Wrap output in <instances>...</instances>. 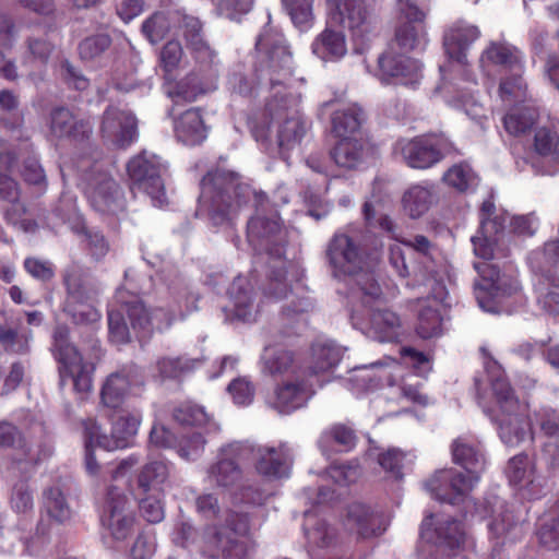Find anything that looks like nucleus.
<instances>
[{
  "mask_svg": "<svg viewBox=\"0 0 559 559\" xmlns=\"http://www.w3.org/2000/svg\"><path fill=\"white\" fill-rule=\"evenodd\" d=\"M253 197L255 213L248 221L247 237L253 248L274 257L269 261L267 283L263 293L267 298L280 300L290 292L288 273H297L294 263L282 260L285 231L276 211L270 205L264 192L253 191L239 179V175L224 169L209 171L201 181L199 212L205 213L214 225L229 224L238 210Z\"/></svg>",
  "mask_w": 559,
  "mask_h": 559,
  "instance_id": "obj_1",
  "label": "nucleus"
},
{
  "mask_svg": "<svg viewBox=\"0 0 559 559\" xmlns=\"http://www.w3.org/2000/svg\"><path fill=\"white\" fill-rule=\"evenodd\" d=\"M255 79L250 80L239 71L233 72L228 84L233 92L248 96L255 84L269 82L272 88L288 86L294 73V61L283 34L272 25H265L255 40Z\"/></svg>",
  "mask_w": 559,
  "mask_h": 559,
  "instance_id": "obj_2",
  "label": "nucleus"
},
{
  "mask_svg": "<svg viewBox=\"0 0 559 559\" xmlns=\"http://www.w3.org/2000/svg\"><path fill=\"white\" fill-rule=\"evenodd\" d=\"M326 258L334 277H353L364 302L378 299L381 288L373 275L364 271L365 261L359 246L344 233L335 234L329 241Z\"/></svg>",
  "mask_w": 559,
  "mask_h": 559,
  "instance_id": "obj_3",
  "label": "nucleus"
},
{
  "mask_svg": "<svg viewBox=\"0 0 559 559\" xmlns=\"http://www.w3.org/2000/svg\"><path fill=\"white\" fill-rule=\"evenodd\" d=\"M299 98L293 94L274 93L265 105L264 115L276 126V141L282 154L301 143L308 126L298 109Z\"/></svg>",
  "mask_w": 559,
  "mask_h": 559,
  "instance_id": "obj_4",
  "label": "nucleus"
},
{
  "mask_svg": "<svg viewBox=\"0 0 559 559\" xmlns=\"http://www.w3.org/2000/svg\"><path fill=\"white\" fill-rule=\"evenodd\" d=\"M250 521L246 513L228 511L225 522L211 526L204 535V552L212 558L248 559L249 545L243 537L249 533Z\"/></svg>",
  "mask_w": 559,
  "mask_h": 559,
  "instance_id": "obj_5",
  "label": "nucleus"
},
{
  "mask_svg": "<svg viewBox=\"0 0 559 559\" xmlns=\"http://www.w3.org/2000/svg\"><path fill=\"white\" fill-rule=\"evenodd\" d=\"M51 353L58 362L60 385L67 377L73 381L75 392L86 394L93 388L94 365L84 360L78 348L70 342L69 330L58 326L53 332Z\"/></svg>",
  "mask_w": 559,
  "mask_h": 559,
  "instance_id": "obj_6",
  "label": "nucleus"
},
{
  "mask_svg": "<svg viewBox=\"0 0 559 559\" xmlns=\"http://www.w3.org/2000/svg\"><path fill=\"white\" fill-rule=\"evenodd\" d=\"M228 453L236 455L240 461L252 462L260 475L273 479L288 477L293 464L292 450L286 443L267 447L233 442L229 444Z\"/></svg>",
  "mask_w": 559,
  "mask_h": 559,
  "instance_id": "obj_7",
  "label": "nucleus"
},
{
  "mask_svg": "<svg viewBox=\"0 0 559 559\" xmlns=\"http://www.w3.org/2000/svg\"><path fill=\"white\" fill-rule=\"evenodd\" d=\"M394 153L415 169H428L447 157L460 155L454 143L442 135L401 139L394 145Z\"/></svg>",
  "mask_w": 559,
  "mask_h": 559,
  "instance_id": "obj_8",
  "label": "nucleus"
},
{
  "mask_svg": "<svg viewBox=\"0 0 559 559\" xmlns=\"http://www.w3.org/2000/svg\"><path fill=\"white\" fill-rule=\"evenodd\" d=\"M127 170L132 181V189L150 195L156 205H163L165 202L163 175L166 173V166L157 155L143 152L128 163Z\"/></svg>",
  "mask_w": 559,
  "mask_h": 559,
  "instance_id": "obj_9",
  "label": "nucleus"
},
{
  "mask_svg": "<svg viewBox=\"0 0 559 559\" xmlns=\"http://www.w3.org/2000/svg\"><path fill=\"white\" fill-rule=\"evenodd\" d=\"M492 507V519L488 523L490 538L493 543L490 559H509L502 547L512 545L523 536V524L520 516L515 514L514 506L496 497Z\"/></svg>",
  "mask_w": 559,
  "mask_h": 559,
  "instance_id": "obj_10",
  "label": "nucleus"
},
{
  "mask_svg": "<svg viewBox=\"0 0 559 559\" xmlns=\"http://www.w3.org/2000/svg\"><path fill=\"white\" fill-rule=\"evenodd\" d=\"M475 269L481 276V282L476 286L478 305L485 311L497 312L498 305L518 292V282L500 274L496 265L487 262L475 264Z\"/></svg>",
  "mask_w": 559,
  "mask_h": 559,
  "instance_id": "obj_11",
  "label": "nucleus"
},
{
  "mask_svg": "<svg viewBox=\"0 0 559 559\" xmlns=\"http://www.w3.org/2000/svg\"><path fill=\"white\" fill-rule=\"evenodd\" d=\"M478 480V475L447 468L436 472L433 476L427 480L426 488L435 499L441 502L460 504L468 500L469 492Z\"/></svg>",
  "mask_w": 559,
  "mask_h": 559,
  "instance_id": "obj_12",
  "label": "nucleus"
},
{
  "mask_svg": "<svg viewBox=\"0 0 559 559\" xmlns=\"http://www.w3.org/2000/svg\"><path fill=\"white\" fill-rule=\"evenodd\" d=\"M85 193L91 205L99 213L118 214L126 207L119 185L104 171H93L86 178Z\"/></svg>",
  "mask_w": 559,
  "mask_h": 559,
  "instance_id": "obj_13",
  "label": "nucleus"
},
{
  "mask_svg": "<svg viewBox=\"0 0 559 559\" xmlns=\"http://www.w3.org/2000/svg\"><path fill=\"white\" fill-rule=\"evenodd\" d=\"M103 523L117 540L126 539L132 532L134 515L123 489L109 485L104 504Z\"/></svg>",
  "mask_w": 559,
  "mask_h": 559,
  "instance_id": "obj_14",
  "label": "nucleus"
},
{
  "mask_svg": "<svg viewBox=\"0 0 559 559\" xmlns=\"http://www.w3.org/2000/svg\"><path fill=\"white\" fill-rule=\"evenodd\" d=\"M334 5L331 21L347 28L354 39L364 41L373 31V22L364 0H326Z\"/></svg>",
  "mask_w": 559,
  "mask_h": 559,
  "instance_id": "obj_15",
  "label": "nucleus"
},
{
  "mask_svg": "<svg viewBox=\"0 0 559 559\" xmlns=\"http://www.w3.org/2000/svg\"><path fill=\"white\" fill-rule=\"evenodd\" d=\"M100 133L114 146L126 148L138 139V119L128 109L108 106L103 114Z\"/></svg>",
  "mask_w": 559,
  "mask_h": 559,
  "instance_id": "obj_16",
  "label": "nucleus"
},
{
  "mask_svg": "<svg viewBox=\"0 0 559 559\" xmlns=\"http://www.w3.org/2000/svg\"><path fill=\"white\" fill-rule=\"evenodd\" d=\"M495 210L491 200L483 202L479 230L472 237L474 253L484 260H490L495 257V246L504 230L506 218L495 215Z\"/></svg>",
  "mask_w": 559,
  "mask_h": 559,
  "instance_id": "obj_17",
  "label": "nucleus"
},
{
  "mask_svg": "<svg viewBox=\"0 0 559 559\" xmlns=\"http://www.w3.org/2000/svg\"><path fill=\"white\" fill-rule=\"evenodd\" d=\"M378 66L379 76L383 82L395 79L408 85L417 83L421 78L420 62L391 46L378 58Z\"/></svg>",
  "mask_w": 559,
  "mask_h": 559,
  "instance_id": "obj_18",
  "label": "nucleus"
},
{
  "mask_svg": "<svg viewBox=\"0 0 559 559\" xmlns=\"http://www.w3.org/2000/svg\"><path fill=\"white\" fill-rule=\"evenodd\" d=\"M48 127L51 138L74 142L88 140L93 133V122L90 119L76 117L66 107H57L50 111Z\"/></svg>",
  "mask_w": 559,
  "mask_h": 559,
  "instance_id": "obj_19",
  "label": "nucleus"
},
{
  "mask_svg": "<svg viewBox=\"0 0 559 559\" xmlns=\"http://www.w3.org/2000/svg\"><path fill=\"white\" fill-rule=\"evenodd\" d=\"M312 394V383L301 374H296L275 389L269 404L281 414H289L305 406Z\"/></svg>",
  "mask_w": 559,
  "mask_h": 559,
  "instance_id": "obj_20",
  "label": "nucleus"
},
{
  "mask_svg": "<svg viewBox=\"0 0 559 559\" xmlns=\"http://www.w3.org/2000/svg\"><path fill=\"white\" fill-rule=\"evenodd\" d=\"M124 308L132 328L139 330L142 337L148 336L153 330L168 329L175 320V314L163 308H156L148 313L142 301L135 296L124 302Z\"/></svg>",
  "mask_w": 559,
  "mask_h": 559,
  "instance_id": "obj_21",
  "label": "nucleus"
},
{
  "mask_svg": "<svg viewBox=\"0 0 559 559\" xmlns=\"http://www.w3.org/2000/svg\"><path fill=\"white\" fill-rule=\"evenodd\" d=\"M350 319L356 329L379 342H396L403 335L401 319L390 310L372 311L368 325H365L356 313H352Z\"/></svg>",
  "mask_w": 559,
  "mask_h": 559,
  "instance_id": "obj_22",
  "label": "nucleus"
},
{
  "mask_svg": "<svg viewBox=\"0 0 559 559\" xmlns=\"http://www.w3.org/2000/svg\"><path fill=\"white\" fill-rule=\"evenodd\" d=\"M499 437L508 447H519L533 440L532 426L525 405L519 409L502 411L498 416Z\"/></svg>",
  "mask_w": 559,
  "mask_h": 559,
  "instance_id": "obj_23",
  "label": "nucleus"
},
{
  "mask_svg": "<svg viewBox=\"0 0 559 559\" xmlns=\"http://www.w3.org/2000/svg\"><path fill=\"white\" fill-rule=\"evenodd\" d=\"M63 283L68 293L67 300L71 302L91 301L99 293L98 284L90 271L75 262L64 269Z\"/></svg>",
  "mask_w": 559,
  "mask_h": 559,
  "instance_id": "obj_24",
  "label": "nucleus"
},
{
  "mask_svg": "<svg viewBox=\"0 0 559 559\" xmlns=\"http://www.w3.org/2000/svg\"><path fill=\"white\" fill-rule=\"evenodd\" d=\"M140 421L139 413H130L124 409L116 412L112 417L111 435L106 436L100 432L97 444L107 451L128 447L130 438L138 432Z\"/></svg>",
  "mask_w": 559,
  "mask_h": 559,
  "instance_id": "obj_25",
  "label": "nucleus"
},
{
  "mask_svg": "<svg viewBox=\"0 0 559 559\" xmlns=\"http://www.w3.org/2000/svg\"><path fill=\"white\" fill-rule=\"evenodd\" d=\"M142 383L140 371L136 367L123 368L109 374L102 388L100 399L105 406L118 407L132 385Z\"/></svg>",
  "mask_w": 559,
  "mask_h": 559,
  "instance_id": "obj_26",
  "label": "nucleus"
},
{
  "mask_svg": "<svg viewBox=\"0 0 559 559\" xmlns=\"http://www.w3.org/2000/svg\"><path fill=\"white\" fill-rule=\"evenodd\" d=\"M345 525L361 538L378 536L386 528V523L381 514L358 502L348 507Z\"/></svg>",
  "mask_w": 559,
  "mask_h": 559,
  "instance_id": "obj_27",
  "label": "nucleus"
},
{
  "mask_svg": "<svg viewBox=\"0 0 559 559\" xmlns=\"http://www.w3.org/2000/svg\"><path fill=\"white\" fill-rule=\"evenodd\" d=\"M480 36L477 26L464 21L450 25L443 35V46L447 55L460 63H465V50Z\"/></svg>",
  "mask_w": 559,
  "mask_h": 559,
  "instance_id": "obj_28",
  "label": "nucleus"
},
{
  "mask_svg": "<svg viewBox=\"0 0 559 559\" xmlns=\"http://www.w3.org/2000/svg\"><path fill=\"white\" fill-rule=\"evenodd\" d=\"M0 200L9 204L4 210L7 221L13 225H20L25 231L35 230L36 224L22 219L25 206L20 201V187L17 182L7 174L0 175Z\"/></svg>",
  "mask_w": 559,
  "mask_h": 559,
  "instance_id": "obj_29",
  "label": "nucleus"
},
{
  "mask_svg": "<svg viewBox=\"0 0 559 559\" xmlns=\"http://www.w3.org/2000/svg\"><path fill=\"white\" fill-rule=\"evenodd\" d=\"M480 64L484 70L499 67L502 71L523 72L520 51L507 43H490L481 53Z\"/></svg>",
  "mask_w": 559,
  "mask_h": 559,
  "instance_id": "obj_30",
  "label": "nucleus"
},
{
  "mask_svg": "<svg viewBox=\"0 0 559 559\" xmlns=\"http://www.w3.org/2000/svg\"><path fill=\"white\" fill-rule=\"evenodd\" d=\"M229 305L225 307L235 318L250 321L254 318L255 307L252 287L246 277H236L228 288Z\"/></svg>",
  "mask_w": 559,
  "mask_h": 559,
  "instance_id": "obj_31",
  "label": "nucleus"
},
{
  "mask_svg": "<svg viewBox=\"0 0 559 559\" xmlns=\"http://www.w3.org/2000/svg\"><path fill=\"white\" fill-rule=\"evenodd\" d=\"M485 369L488 376L492 393L502 411H516L522 405L515 397L514 392L504 377L503 370L491 357L485 361Z\"/></svg>",
  "mask_w": 559,
  "mask_h": 559,
  "instance_id": "obj_32",
  "label": "nucleus"
},
{
  "mask_svg": "<svg viewBox=\"0 0 559 559\" xmlns=\"http://www.w3.org/2000/svg\"><path fill=\"white\" fill-rule=\"evenodd\" d=\"M229 444L223 449V457L212 464L207 469V478L216 487L231 488L242 478V471L239 466L240 461L236 455L228 453Z\"/></svg>",
  "mask_w": 559,
  "mask_h": 559,
  "instance_id": "obj_33",
  "label": "nucleus"
},
{
  "mask_svg": "<svg viewBox=\"0 0 559 559\" xmlns=\"http://www.w3.org/2000/svg\"><path fill=\"white\" fill-rule=\"evenodd\" d=\"M365 119V112L357 104L342 105L332 112V132L337 138L357 136Z\"/></svg>",
  "mask_w": 559,
  "mask_h": 559,
  "instance_id": "obj_34",
  "label": "nucleus"
},
{
  "mask_svg": "<svg viewBox=\"0 0 559 559\" xmlns=\"http://www.w3.org/2000/svg\"><path fill=\"white\" fill-rule=\"evenodd\" d=\"M451 451L454 463L461 465L468 474L479 476L484 471L486 462L478 443L467 438H457L453 441Z\"/></svg>",
  "mask_w": 559,
  "mask_h": 559,
  "instance_id": "obj_35",
  "label": "nucleus"
},
{
  "mask_svg": "<svg viewBox=\"0 0 559 559\" xmlns=\"http://www.w3.org/2000/svg\"><path fill=\"white\" fill-rule=\"evenodd\" d=\"M182 28L187 48L191 50L197 61L212 64L216 53L203 38L201 22L193 16H183Z\"/></svg>",
  "mask_w": 559,
  "mask_h": 559,
  "instance_id": "obj_36",
  "label": "nucleus"
},
{
  "mask_svg": "<svg viewBox=\"0 0 559 559\" xmlns=\"http://www.w3.org/2000/svg\"><path fill=\"white\" fill-rule=\"evenodd\" d=\"M532 271L536 277L551 280L552 283L559 278V239L549 241L542 251L533 252L528 258Z\"/></svg>",
  "mask_w": 559,
  "mask_h": 559,
  "instance_id": "obj_37",
  "label": "nucleus"
},
{
  "mask_svg": "<svg viewBox=\"0 0 559 559\" xmlns=\"http://www.w3.org/2000/svg\"><path fill=\"white\" fill-rule=\"evenodd\" d=\"M437 199L432 185H414L403 194V210L411 218H419L429 211Z\"/></svg>",
  "mask_w": 559,
  "mask_h": 559,
  "instance_id": "obj_38",
  "label": "nucleus"
},
{
  "mask_svg": "<svg viewBox=\"0 0 559 559\" xmlns=\"http://www.w3.org/2000/svg\"><path fill=\"white\" fill-rule=\"evenodd\" d=\"M175 133L187 145H198L206 139V127L198 109H189L175 121Z\"/></svg>",
  "mask_w": 559,
  "mask_h": 559,
  "instance_id": "obj_39",
  "label": "nucleus"
},
{
  "mask_svg": "<svg viewBox=\"0 0 559 559\" xmlns=\"http://www.w3.org/2000/svg\"><path fill=\"white\" fill-rule=\"evenodd\" d=\"M427 44L428 37L425 24L406 22L396 28L394 39L389 46L407 53L423 51Z\"/></svg>",
  "mask_w": 559,
  "mask_h": 559,
  "instance_id": "obj_40",
  "label": "nucleus"
},
{
  "mask_svg": "<svg viewBox=\"0 0 559 559\" xmlns=\"http://www.w3.org/2000/svg\"><path fill=\"white\" fill-rule=\"evenodd\" d=\"M304 531L311 548H329L336 542V530L311 511H305Z\"/></svg>",
  "mask_w": 559,
  "mask_h": 559,
  "instance_id": "obj_41",
  "label": "nucleus"
},
{
  "mask_svg": "<svg viewBox=\"0 0 559 559\" xmlns=\"http://www.w3.org/2000/svg\"><path fill=\"white\" fill-rule=\"evenodd\" d=\"M345 348L333 341H317L311 347L312 374L328 372L338 365Z\"/></svg>",
  "mask_w": 559,
  "mask_h": 559,
  "instance_id": "obj_42",
  "label": "nucleus"
},
{
  "mask_svg": "<svg viewBox=\"0 0 559 559\" xmlns=\"http://www.w3.org/2000/svg\"><path fill=\"white\" fill-rule=\"evenodd\" d=\"M366 154L361 138H340V142L331 151V157L338 167L354 169L364 160Z\"/></svg>",
  "mask_w": 559,
  "mask_h": 559,
  "instance_id": "obj_43",
  "label": "nucleus"
},
{
  "mask_svg": "<svg viewBox=\"0 0 559 559\" xmlns=\"http://www.w3.org/2000/svg\"><path fill=\"white\" fill-rule=\"evenodd\" d=\"M169 477L168 465L163 461H152L141 467L136 476L138 489L143 493L160 495Z\"/></svg>",
  "mask_w": 559,
  "mask_h": 559,
  "instance_id": "obj_44",
  "label": "nucleus"
},
{
  "mask_svg": "<svg viewBox=\"0 0 559 559\" xmlns=\"http://www.w3.org/2000/svg\"><path fill=\"white\" fill-rule=\"evenodd\" d=\"M312 51L322 60H336L347 52L345 36L326 27L313 41Z\"/></svg>",
  "mask_w": 559,
  "mask_h": 559,
  "instance_id": "obj_45",
  "label": "nucleus"
},
{
  "mask_svg": "<svg viewBox=\"0 0 559 559\" xmlns=\"http://www.w3.org/2000/svg\"><path fill=\"white\" fill-rule=\"evenodd\" d=\"M436 534V543L438 544V554L435 556L436 558H449L453 557L450 555H444L447 548L450 550H457L461 545L464 543L465 533L461 525V523L456 520H445L440 522L435 530Z\"/></svg>",
  "mask_w": 559,
  "mask_h": 559,
  "instance_id": "obj_46",
  "label": "nucleus"
},
{
  "mask_svg": "<svg viewBox=\"0 0 559 559\" xmlns=\"http://www.w3.org/2000/svg\"><path fill=\"white\" fill-rule=\"evenodd\" d=\"M32 340L31 330L21 331L16 324L9 321L0 324V345L9 354H29Z\"/></svg>",
  "mask_w": 559,
  "mask_h": 559,
  "instance_id": "obj_47",
  "label": "nucleus"
},
{
  "mask_svg": "<svg viewBox=\"0 0 559 559\" xmlns=\"http://www.w3.org/2000/svg\"><path fill=\"white\" fill-rule=\"evenodd\" d=\"M16 443L21 448V454L14 456L15 463L35 466L40 461L38 452L22 440L15 426L5 421L0 423V447H14Z\"/></svg>",
  "mask_w": 559,
  "mask_h": 559,
  "instance_id": "obj_48",
  "label": "nucleus"
},
{
  "mask_svg": "<svg viewBox=\"0 0 559 559\" xmlns=\"http://www.w3.org/2000/svg\"><path fill=\"white\" fill-rule=\"evenodd\" d=\"M510 484L533 493L535 487L534 464L526 454H519L510 459L507 469Z\"/></svg>",
  "mask_w": 559,
  "mask_h": 559,
  "instance_id": "obj_49",
  "label": "nucleus"
},
{
  "mask_svg": "<svg viewBox=\"0 0 559 559\" xmlns=\"http://www.w3.org/2000/svg\"><path fill=\"white\" fill-rule=\"evenodd\" d=\"M559 278L555 283L551 280L537 277L534 284L536 302L547 316L559 319Z\"/></svg>",
  "mask_w": 559,
  "mask_h": 559,
  "instance_id": "obj_50",
  "label": "nucleus"
},
{
  "mask_svg": "<svg viewBox=\"0 0 559 559\" xmlns=\"http://www.w3.org/2000/svg\"><path fill=\"white\" fill-rule=\"evenodd\" d=\"M443 181L459 192H468L476 189L479 183L477 174L466 163L455 164L442 177Z\"/></svg>",
  "mask_w": 559,
  "mask_h": 559,
  "instance_id": "obj_51",
  "label": "nucleus"
},
{
  "mask_svg": "<svg viewBox=\"0 0 559 559\" xmlns=\"http://www.w3.org/2000/svg\"><path fill=\"white\" fill-rule=\"evenodd\" d=\"M263 369L272 376H280L292 372L294 377L299 374L295 368L294 356L289 350L283 348L267 347L263 354Z\"/></svg>",
  "mask_w": 559,
  "mask_h": 559,
  "instance_id": "obj_52",
  "label": "nucleus"
},
{
  "mask_svg": "<svg viewBox=\"0 0 559 559\" xmlns=\"http://www.w3.org/2000/svg\"><path fill=\"white\" fill-rule=\"evenodd\" d=\"M44 510L58 524L70 520L71 508L59 487H50L44 491Z\"/></svg>",
  "mask_w": 559,
  "mask_h": 559,
  "instance_id": "obj_53",
  "label": "nucleus"
},
{
  "mask_svg": "<svg viewBox=\"0 0 559 559\" xmlns=\"http://www.w3.org/2000/svg\"><path fill=\"white\" fill-rule=\"evenodd\" d=\"M536 120V112L527 107L514 108L503 118V124L511 135H521L526 133Z\"/></svg>",
  "mask_w": 559,
  "mask_h": 559,
  "instance_id": "obj_54",
  "label": "nucleus"
},
{
  "mask_svg": "<svg viewBox=\"0 0 559 559\" xmlns=\"http://www.w3.org/2000/svg\"><path fill=\"white\" fill-rule=\"evenodd\" d=\"M441 316L432 305H423L418 312L416 331L421 338L439 336L441 330Z\"/></svg>",
  "mask_w": 559,
  "mask_h": 559,
  "instance_id": "obj_55",
  "label": "nucleus"
},
{
  "mask_svg": "<svg viewBox=\"0 0 559 559\" xmlns=\"http://www.w3.org/2000/svg\"><path fill=\"white\" fill-rule=\"evenodd\" d=\"M206 440L202 432L193 431L182 435L176 442L178 455L186 461H197L204 452Z\"/></svg>",
  "mask_w": 559,
  "mask_h": 559,
  "instance_id": "obj_56",
  "label": "nucleus"
},
{
  "mask_svg": "<svg viewBox=\"0 0 559 559\" xmlns=\"http://www.w3.org/2000/svg\"><path fill=\"white\" fill-rule=\"evenodd\" d=\"M55 50V45L47 35L31 36L26 39L27 62H34L39 66H46Z\"/></svg>",
  "mask_w": 559,
  "mask_h": 559,
  "instance_id": "obj_57",
  "label": "nucleus"
},
{
  "mask_svg": "<svg viewBox=\"0 0 559 559\" xmlns=\"http://www.w3.org/2000/svg\"><path fill=\"white\" fill-rule=\"evenodd\" d=\"M85 437V467L90 475H97L99 465L93 454V449L99 447L97 439H100V426L94 419H87L83 423Z\"/></svg>",
  "mask_w": 559,
  "mask_h": 559,
  "instance_id": "obj_58",
  "label": "nucleus"
},
{
  "mask_svg": "<svg viewBox=\"0 0 559 559\" xmlns=\"http://www.w3.org/2000/svg\"><path fill=\"white\" fill-rule=\"evenodd\" d=\"M198 362L186 357L160 358L156 362V369L162 379H175L194 369Z\"/></svg>",
  "mask_w": 559,
  "mask_h": 559,
  "instance_id": "obj_59",
  "label": "nucleus"
},
{
  "mask_svg": "<svg viewBox=\"0 0 559 559\" xmlns=\"http://www.w3.org/2000/svg\"><path fill=\"white\" fill-rule=\"evenodd\" d=\"M510 76L501 80L499 94L503 102L516 103L526 98V83L522 79V72H511Z\"/></svg>",
  "mask_w": 559,
  "mask_h": 559,
  "instance_id": "obj_60",
  "label": "nucleus"
},
{
  "mask_svg": "<svg viewBox=\"0 0 559 559\" xmlns=\"http://www.w3.org/2000/svg\"><path fill=\"white\" fill-rule=\"evenodd\" d=\"M111 45L108 34H96L84 38L78 47L80 58L92 61L99 58Z\"/></svg>",
  "mask_w": 559,
  "mask_h": 559,
  "instance_id": "obj_61",
  "label": "nucleus"
},
{
  "mask_svg": "<svg viewBox=\"0 0 559 559\" xmlns=\"http://www.w3.org/2000/svg\"><path fill=\"white\" fill-rule=\"evenodd\" d=\"M174 418L183 426L203 427L210 424V415L202 406L186 403L174 411Z\"/></svg>",
  "mask_w": 559,
  "mask_h": 559,
  "instance_id": "obj_62",
  "label": "nucleus"
},
{
  "mask_svg": "<svg viewBox=\"0 0 559 559\" xmlns=\"http://www.w3.org/2000/svg\"><path fill=\"white\" fill-rule=\"evenodd\" d=\"M10 504L19 514H31L34 510V495L26 480H19L14 484L10 497Z\"/></svg>",
  "mask_w": 559,
  "mask_h": 559,
  "instance_id": "obj_63",
  "label": "nucleus"
},
{
  "mask_svg": "<svg viewBox=\"0 0 559 559\" xmlns=\"http://www.w3.org/2000/svg\"><path fill=\"white\" fill-rule=\"evenodd\" d=\"M356 440L355 431L352 428L337 424L322 433L319 445L324 449L329 441H334L347 451L355 447Z\"/></svg>",
  "mask_w": 559,
  "mask_h": 559,
  "instance_id": "obj_64",
  "label": "nucleus"
}]
</instances>
